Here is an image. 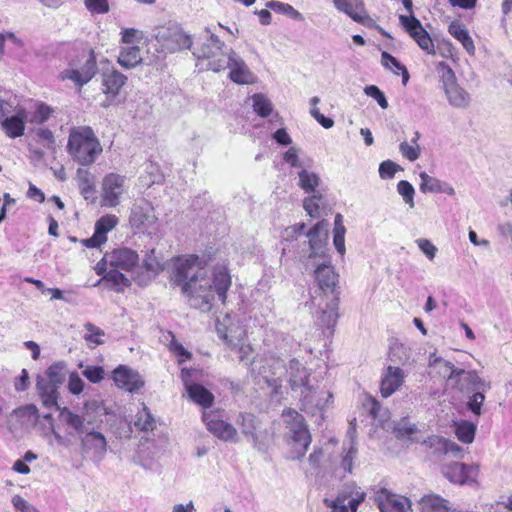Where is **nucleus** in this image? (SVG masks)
I'll return each mask as SVG.
<instances>
[{
    "label": "nucleus",
    "mask_w": 512,
    "mask_h": 512,
    "mask_svg": "<svg viewBox=\"0 0 512 512\" xmlns=\"http://www.w3.org/2000/svg\"><path fill=\"white\" fill-rule=\"evenodd\" d=\"M173 280L181 287L191 307L210 311L215 294L225 303L231 286V276L225 266L214 268L208 276L205 262L196 255H186L174 260Z\"/></svg>",
    "instance_id": "1"
},
{
    "label": "nucleus",
    "mask_w": 512,
    "mask_h": 512,
    "mask_svg": "<svg viewBox=\"0 0 512 512\" xmlns=\"http://www.w3.org/2000/svg\"><path fill=\"white\" fill-rule=\"evenodd\" d=\"M67 151L80 165L88 166L102 153V146L91 127L78 126L70 130Z\"/></svg>",
    "instance_id": "2"
},
{
    "label": "nucleus",
    "mask_w": 512,
    "mask_h": 512,
    "mask_svg": "<svg viewBox=\"0 0 512 512\" xmlns=\"http://www.w3.org/2000/svg\"><path fill=\"white\" fill-rule=\"evenodd\" d=\"M283 421L287 429V438L292 447V459H300L305 455L311 443V435L303 416L293 409L284 410Z\"/></svg>",
    "instance_id": "3"
},
{
    "label": "nucleus",
    "mask_w": 512,
    "mask_h": 512,
    "mask_svg": "<svg viewBox=\"0 0 512 512\" xmlns=\"http://www.w3.org/2000/svg\"><path fill=\"white\" fill-rule=\"evenodd\" d=\"M154 37L163 53H175L183 49H191L192 38L178 24L169 23L154 29Z\"/></svg>",
    "instance_id": "4"
},
{
    "label": "nucleus",
    "mask_w": 512,
    "mask_h": 512,
    "mask_svg": "<svg viewBox=\"0 0 512 512\" xmlns=\"http://www.w3.org/2000/svg\"><path fill=\"white\" fill-rule=\"evenodd\" d=\"M212 71L221 72L227 68L230 70L229 78L237 84H252L256 82V76L251 72L245 61L232 49L227 56L212 62Z\"/></svg>",
    "instance_id": "5"
},
{
    "label": "nucleus",
    "mask_w": 512,
    "mask_h": 512,
    "mask_svg": "<svg viewBox=\"0 0 512 512\" xmlns=\"http://www.w3.org/2000/svg\"><path fill=\"white\" fill-rule=\"evenodd\" d=\"M366 492L356 483L345 484L338 492L334 500H325L331 512H357L358 507L364 502Z\"/></svg>",
    "instance_id": "6"
},
{
    "label": "nucleus",
    "mask_w": 512,
    "mask_h": 512,
    "mask_svg": "<svg viewBox=\"0 0 512 512\" xmlns=\"http://www.w3.org/2000/svg\"><path fill=\"white\" fill-rule=\"evenodd\" d=\"M202 421L207 430L219 440L229 443H237L239 441L237 429L224 419L221 410H204Z\"/></svg>",
    "instance_id": "7"
},
{
    "label": "nucleus",
    "mask_w": 512,
    "mask_h": 512,
    "mask_svg": "<svg viewBox=\"0 0 512 512\" xmlns=\"http://www.w3.org/2000/svg\"><path fill=\"white\" fill-rule=\"evenodd\" d=\"M225 43L215 35L209 27H205L204 35L199 37L196 46L193 48V55L198 59H206L207 68L212 70V62L227 56V52L223 51Z\"/></svg>",
    "instance_id": "8"
},
{
    "label": "nucleus",
    "mask_w": 512,
    "mask_h": 512,
    "mask_svg": "<svg viewBox=\"0 0 512 512\" xmlns=\"http://www.w3.org/2000/svg\"><path fill=\"white\" fill-rule=\"evenodd\" d=\"M438 69H442L441 79L449 104L459 109L467 108L470 104V95L457 84L454 71L444 62L439 63Z\"/></svg>",
    "instance_id": "9"
},
{
    "label": "nucleus",
    "mask_w": 512,
    "mask_h": 512,
    "mask_svg": "<svg viewBox=\"0 0 512 512\" xmlns=\"http://www.w3.org/2000/svg\"><path fill=\"white\" fill-rule=\"evenodd\" d=\"M126 192V177L117 173H108L101 183V206L114 208L121 202Z\"/></svg>",
    "instance_id": "10"
},
{
    "label": "nucleus",
    "mask_w": 512,
    "mask_h": 512,
    "mask_svg": "<svg viewBox=\"0 0 512 512\" xmlns=\"http://www.w3.org/2000/svg\"><path fill=\"white\" fill-rule=\"evenodd\" d=\"M95 401L86 402L84 404V411L82 415L76 414L67 407L58 408L60 420L73 429L77 434L82 435L88 431L89 426H93L96 420L89 415V410L96 408Z\"/></svg>",
    "instance_id": "11"
},
{
    "label": "nucleus",
    "mask_w": 512,
    "mask_h": 512,
    "mask_svg": "<svg viewBox=\"0 0 512 512\" xmlns=\"http://www.w3.org/2000/svg\"><path fill=\"white\" fill-rule=\"evenodd\" d=\"M399 21L405 31L410 35L411 38H413V40L422 50L430 55L436 54V50L430 35L414 15H400Z\"/></svg>",
    "instance_id": "12"
},
{
    "label": "nucleus",
    "mask_w": 512,
    "mask_h": 512,
    "mask_svg": "<svg viewBox=\"0 0 512 512\" xmlns=\"http://www.w3.org/2000/svg\"><path fill=\"white\" fill-rule=\"evenodd\" d=\"M82 66L62 71L59 75L62 80H72L76 85L83 86L88 83L95 75L97 66L96 59L92 51H83L81 53Z\"/></svg>",
    "instance_id": "13"
},
{
    "label": "nucleus",
    "mask_w": 512,
    "mask_h": 512,
    "mask_svg": "<svg viewBox=\"0 0 512 512\" xmlns=\"http://www.w3.org/2000/svg\"><path fill=\"white\" fill-rule=\"evenodd\" d=\"M332 398L333 395L330 391L313 385L302 390V394L300 395L302 409L313 415L317 411L322 412L326 407H328Z\"/></svg>",
    "instance_id": "14"
},
{
    "label": "nucleus",
    "mask_w": 512,
    "mask_h": 512,
    "mask_svg": "<svg viewBox=\"0 0 512 512\" xmlns=\"http://www.w3.org/2000/svg\"><path fill=\"white\" fill-rule=\"evenodd\" d=\"M38 409L35 405H26L15 409L7 416L5 426L7 430L15 434L18 430L36 425L38 421Z\"/></svg>",
    "instance_id": "15"
},
{
    "label": "nucleus",
    "mask_w": 512,
    "mask_h": 512,
    "mask_svg": "<svg viewBox=\"0 0 512 512\" xmlns=\"http://www.w3.org/2000/svg\"><path fill=\"white\" fill-rule=\"evenodd\" d=\"M104 262L109 263L110 267L117 268L126 272H132L139 269V256L136 251L120 247L104 255Z\"/></svg>",
    "instance_id": "16"
},
{
    "label": "nucleus",
    "mask_w": 512,
    "mask_h": 512,
    "mask_svg": "<svg viewBox=\"0 0 512 512\" xmlns=\"http://www.w3.org/2000/svg\"><path fill=\"white\" fill-rule=\"evenodd\" d=\"M195 371L183 368L181 370V379L191 401L203 407L205 410L214 403V395L200 384L192 381V374Z\"/></svg>",
    "instance_id": "17"
},
{
    "label": "nucleus",
    "mask_w": 512,
    "mask_h": 512,
    "mask_svg": "<svg viewBox=\"0 0 512 512\" xmlns=\"http://www.w3.org/2000/svg\"><path fill=\"white\" fill-rule=\"evenodd\" d=\"M129 222L132 228L138 230H147L153 227L157 222V217L152 204L145 199L136 201L131 208Z\"/></svg>",
    "instance_id": "18"
},
{
    "label": "nucleus",
    "mask_w": 512,
    "mask_h": 512,
    "mask_svg": "<svg viewBox=\"0 0 512 512\" xmlns=\"http://www.w3.org/2000/svg\"><path fill=\"white\" fill-rule=\"evenodd\" d=\"M375 503L380 512H412L411 502L408 498L394 494L385 488L377 491Z\"/></svg>",
    "instance_id": "19"
},
{
    "label": "nucleus",
    "mask_w": 512,
    "mask_h": 512,
    "mask_svg": "<svg viewBox=\"0 0 512 512\" xmlns=\"http://www.w3.org/2000/svg\"><path fill=\"white\" fill-rule=\"evenodd\" d=\"M328 227L327 221H320L315 224L307 233L309 254L308 258H325V246L328 238Z\"/></svg>",
    "instance_id": "20"
},
{
    "label": "nucleus",
    "mask_w": 512,
    "mask_h": 512,
    "mask_svg": "<svg viewBox=\"0 0 512 512\" xmlns=\"http://www.w3.org/2000/svg\"><path fill=\"white\" fill-rule=\"evenodd\" d=\"M113 380L118 388L129 393L139 391L145 384L139 372L126 365H119L114 369Z\"/></svg>",
    "instance_id": "21"
},
{
    "label": "nucleus",
    "mask_w": 512,
    "mask_h": 512,
    "mask_svg": "<svg viewBox=\"0 0 512 512\" xmlns=\"http://www.w3.org/2000/svg\"><path fill=\"white\" fill-rule=\"evenodd\" d=\"M477 465L454 462L442 467V474L452 483L463 485L475 482L478 476Z\"/></svg>",
    "instance_id": "22"
},
{
    "label": "nucleus",
    "mask_w": 512,
    "mask_h": 512,
    "mask_svg": "<svg viewBox=\"0 0 512 512\" xmlns=\"http://www.w3.org/2000/svg\"><path fill=\"white\" fill-rule=\"evenodd\" d=\"M314 278L321 292L335 293L339 275L330 261L318 263L314 269Z\"/></svg>",
    "instance_id": "23"
},
{
    "label": "nucleus",
    "mask_w": 512,
    "mask_h": 512,
    "mask_svg": "<svg viewBox=\"0 0 512 512\" xmlns=\"http://www.w3.org/2000/svg\"><path fill=\"white\" fill-rule=\"evenodd\" d=\"M119 223V219L113 214H106L95 223L94 234L84 239L83 245L89 248L100 247L107 241V233L112 231Z\"/></svg>",
    "instance_id": "24"
},
{
    "label": "nucleus",
    "mask_w": 512,
    "mask_h": 512,
    "mask_svg": "<svg viewBox=\"0 0 512 512\" xmlns=\"http://www.w3.org/2000/svg\"><path fill=\"white\" fill-rule=\"evenodd\" d=\"M107 449V442L104 435L92 428L82 434L81 450L82 453H92L97 459H101Z\"/></svg>",
    "instance_id": "25"
},
{
    "label": "nucleus",
    "mask_w": 512,
    "mask_h": 512,
    "mask_svg": "<svg viewBox=\"0 0 512 512\" xmlns=\"http://www.w3.org/2000/svg\"><path fill=\"white\" fill-rule=\"evenodd\" d=\"M28 121V112L25 108H18L14 115L3 118L0 128L9 138L15 139L24 135L25 123Z\"/></svg>",
    "instance_id": "26"
},
{
    "label": "nucleus",
    "mask_w": 512,
    "mask_h": 512,
    "mask_svg": "<svg viewBox=\"0 0 512 512\" xmlns=\"http://www.w3.org/2000/svg\"><path fill=\"white\" fill-rule=\"evenodd\" d=\"M405 372L397 366L389 365L383 373L380 392L385 398L395 393L404 383Z\"/></svg>",
    "instance_id": "27"
},
{
    "label": "nucleus",
    "mask_w": 512,
    "mask_h": 512,
    "mask_svg": "<svg viewBox=\"0 0 512 512\" xmlns=\"http://www.w3.org/2000/svg\"><path fill=\"white\" fill-rule=\"evenodd\" d=\"M287 372L289 375V384L293 391L299 390L301 395L302 390L311 386L309 373L298 360L292 359L289 361Z\"/></svg>",
    "instance_id": "28"
},
{
    "label": "nucleus",
    "mask_w": 512,
    "mask_h": 512,
    "mask_svg": "<svg viewBox=\"0 0 512 512\" xmlns=\"http://www.w3.org/2000/svg\"><path fill=\"white\" fill-rule=\"evenodd\" d=\"M36 388L38 395L41 399L43 406L46 408L56 407L58 406V398H59V388L57 385H53L47 379L39 376L37 378Z\"/></svg>",
    "instance_id": "29"
},
{
    "label": "nucleus",
    "mask_w": 512,
    "mask_h": 512,
    "mask_svg": "<svg viewBox=\"0 0 512 512\" xmlns=\"http://www.w3.org/2000/svg\"><path fill=\"white\" fill-rule=\"evenodd\" d=\"M142 267L145 269L146 273L144 275L137 274L133 276V280L139 285H146L151 280V278L155 277L163 270V265L155 256L154 249H152L146 256Z\"/></svg>",
    "instance_id": "30"
},
{
    "label": "nucleus",
    "mask_w": 512,
    "mask_h": 512,
    "mask_svg": "<svg viewBox=\"0 0 512 512\" xmlns=\"http://www.w3.org/2000/svg\"><path fill=\"white\" fill-rule=\"evenodd\" d=\"M333 2L339 11L347 14L356 22L363 23L368 18L360 0H333Z\"/></svg>",
    "instance_id": "31"
},
{
    "label": "nucleus",
    "mask_w": 512,
    "mask_h": 512,
    "mask_svg": "<svg viewBox=\"0 0 512 512\" xmlns=\"http://www.w3.org/2000/svg\"><path fill=\"white\" fill-rule=\"evenodd\" d=\"M127 77L119 71L112 69L103 73L102 84L105 94L115 97L125 85Z\"/></svg>",
    "instance_id": "32"
},
{
    "label": "nucleus",
    "mask_w": 512,
    "mask_h": 512,
    "mask_svg": "<svg viewBox=\"0 0 512 512\" xmlns=\"http://www.w3.org/2000/svg\"><path fill=\"white\" fill-rule=\"evenodd\" d=\"M77 181L80 193L84 199L94 203L97 199L94 177L90 174L89 171L78 169Z\"/></svg>",
    "instance_id": "33"
},
{
    "label": "nucleus",
    "mask_w": 512,
    "mask_h": 512,
    "mask_svg": "<svg viewBox=\"0 0 512 512\" xmlns=\"http://www.w3.org/2000/svg\"><path fill=\"white\" fill-rule=\"evenodd\" d=\"M457 374L456 382L460 385V390L469 388L488 390L490 388V385L480 378L475 371H465L461 369Z\"/></svg>",
    "instance_id": "34"
},
{
    "label": "nucleus",
    "mask_w": 512,
    "mask_h": 512,
    "mask_svg": "<svg viewBox=\"0 0 512 512\" xmlns=\"http://www.w3.org/2000/svg\"><path fill=\"white\" fill-rule=\"evenodd\" d=\"M449 33L456 38L463 45L464 49L473 55L475 52V46L472 38L469 35L468 30L459 22H452L448 27Z\"/></svg>",
    "instance_id": "35"
},
{
    "label": "nucleus",
    "mask_w": 512,
    "mask_h": 512,
    "mask_svg": "<svg viewBox=\"0 0 512 512\" xmlns=\"http://www.w3.org/2000/svg\"><path fill=\"white\" fill-rule=\"evenodd\" d=\"M411 349L399 342H393L389 348V360L393 364L406 365L411 363Z\"/></svg>",
    "instance_id": "36"
},
{
    "label": "nucleus",
    "mask_w": 512,
    "mask_h": 512,
    "mask_svg": "<svg viewBox=\"0 0 512 512\" xmlns=\"http://www.w3.org/2000/svg\"><path fill=\"white\" fill-rule=\"evenodd\" d=\"M338 299L334 297L329 303H326L325 308H321L317 313L318 323L327 328H331L335 325L338 318Z\"/></svg>",
    "instance_id": "37"
},
{
    "label": "nucleus",
    "mask_w": 512,
    "mask_h": 512,
    "mask_svg": "<svg viewBox=\"0 0 512 512\" xmlns=\"http://www.w3.org/2000/svg\"><path fill=\"white\" fill-rule=\"evenodd\" d=\"M141 61V50L138 46L122 48L118 56V63L126 69L134 68Z\"/></svg>",
    "instance_id": "38"
},
{
    "label": "nucleus",
    "mask_w": 512,
    "mask_h": 512,
    "mask_svg": "<svg viewBox=\"0 0 512 512\" xmlns=\"http://www.w3.org/2000/svg\"><path fill=\"white\" fill-rule=\"evenodd\" d=\"M423 512H448V501L438 495H426L420 501Z\"/></svg>",
    "instance_id": "39"
},
{
    "label": "nucleus",
    "mask_w": 512,
    "mask_h": 512,
    "mask_svg": "<svg viewBox=\"0 0 512 512\" xmlns=\"http://www.w3.org/2000/svg\"><path fill=\"white\" fill-rule=\"evenodd\" d=\"M134 426L140 431H153L156 428V420L144 403L135 416Z\"/></svg>",
    "instance_id": "40"
},
{
    "label": "nucleus",
    "mask_w": 512,
    "mask_h": 512,
    "mask_svg": "<svg viewBox=\"0 0 512 512\" xmlns=\"http://www.w3.org/2000/svg\"><path fill=\"white\" fill-rule=\"evenodd\" d=\"M102 281L111 283L117 292H122L124 288L129 287L131 284L130 279L120 272V269L113 267H110L105 275H103Z\"/></svg>",
    "instance_id": "41"
},
{
    "label": "nucleus",
    "mask_w": 512,
    "mask_h": 512,
    "mask_svg": "<svg viewBox=\"0 0 512 512\" xmlns=\"http://www.w3.org/2000/svg\"><path fill=\"white\" fill-rule=\"evenodd\" d=\"M299 182L298 185L306 193H318L316 188L320 184V177L317 173L302 169L298 172Z\"/></svg>",
    "instance_id": "42"
},
{
    "label": "nucleus",
    "mask_w": 512,
    "mask_h": 512,
    "mask_svg": "<svg viewBox=\"0 0 512 512\" xmlns=\"http://www.w3.org/2000/svg\"><path fill=\"white\" fill-rule=\"evenodd\" d=\"M65 367L66 365L64 362H56L52 364L50 367H48L45 374L41 377L47 379V381H49L53 385L61 387V385L64 383L66 379Z\"/></svg>",
    "instance_id": "43"
},
{
    "label": "nucleus",
    "mask_w": 512,
    "mask_h": 512,
    "mask_svg": "<svg viewBox=\"0 0 512 512\" xmlns=\"http://www.w3.org/2000/svg\"><path fill=\"white\" fill-rule=\"evenodd\" d=\"M427 443L430 447H434L436 451L444 454L452 453L456 455L461 452V448L458 444L439 436L429 437Z\"/></svg>",
    "instance_id": "44"
},
{
    "label": "nucleus",
    "mask_w": 512,
    "mask_h": 512,
    "mask_svg": "<svg viewBox=\"0 0 512 512\" xmlns=\"http://www.w3.org/2000/svg\"><path fill=\"white\" fill-rule=\"evenodd\" d=\"M250 440L254 448L258 451L265 452L272 442V434L268 429L258 427L250 436Z\"/></svg>",
    "instance_id": "45"
},
{
    "label": "nucleus",
    "mask_w": 512,
    "mask_h": 512,
    "mask_svg": "<svg viewBox=\"0 0 512 512\" xmlns=\"http://www.w3.org/2000/svg\"><path fill=\"white\" fill-rule=\"evenodd\" d=\"M84 328L86 330V334L83 336V338L90 347H95L104 343V330L90 322H87L84 325Z\"/></svg>",
    "instance_id": "46"
},
{
    "label": "nucleus",
    "mask_w": 512,
    "mask_h": 512,
    "mask_svg": "<svg viewBox=\"0 0 512 512\" xmlns=\"http://www.w3.org/2000/svg\"><path fill=\"white\" fill-rule=\"evenodd\" d=\"M381 63L385 68L392 69L394 68V72L398 74V71L402 73V82L405 85L409 80V73L404 65H402L395 57H393L388 52H383L381 54Z\"/></svg>",
    "instance_id": "47"
},
{
    "label": "nucleus",
    "mask_w": 512,
    "mask_h": 512,
    "mask_svg": "<svg viewBox=\"0 0 512 512\" xmlns=\"http://www.w3.org/2000/svg\"><path fill=\"white\" fill-rule=\"evenodd\" d=\"M421 183L419 189L422 193H439L441 191V181L428 175L426 172L419 174Z\"/></svg>",
    "instance_id": "48"
},
{
    "label": "nucleus",
    "mask_w": 512,
    "mask_h": 512,
    "mask_svg": "<svg viewBox=\"0 0 512 512\" xmlns=\"http://www.w3.org/2000/svg\"><path fill=\"white\" fill-rule=\"evenodd\" d=\"M253 109L261 117H267L272 112L271 101L263 94H255L252 96Z\"/></svg>",
    "instance_id": "49"
},
{
    "label": "nucleus",
    "mask_w": 512,
    "mask_h": 512,
    "mask_svg": "<svg viewBox=\"0 0 512 512\" xmlns=\"http://www.w3.org/2000/svg\"><path fill=\"white\" fill-rule=\"evenodd\" d=\"M321 201L322 195L320 193H313L312 196L303 200V208L310 217L318 218L320 216Z\"/></svg>",
    "instance_id": "50"
},
{
    "label": "nucleus",
    "mask_w": 512,
    "mask_h": 512,
    "mask_svg": "<svg viewBox=\"0 0 512 512\" xmlns=\"http://www.w3.org/2000/svg\"><path fill=\"white\" fill-rule=\"evenodd\" d=\"M237 423L241 428L242 434L249 438L259 427L255 416L247 413L240 414Z\"/></svg>",
    "instance_id": "51"
},
{
    "label": "nucleus",
    "mask_w": 512,
    "mask_h": 512,
    "mask_svg": "<svg viewBox=\"0 0 512 512\" xmlns=\"http://www.w3.org/2000/svg\"><path fill=\"white\" fill-rule=\"evenodd\" d=\"M456 436L463 443H471L475 437V426L469 422H462L456 427Z\"/></svg>",
    "instance_id": "52"
},
{
    "label": "nucleus",
    "mask_w": 512,
    "mask_h": 512,
    "mask_svg": "<svg viewBox=\"0 0 512 512\" xmlns=\"http://www.w3.org/2000/svg\"><path fill=\"white\" fill-rule=\"evenodd\" d=\"M52 112L53 110L50 106L44 103H38L34 113L28 121L34 124H42L50 118Z\"/></svg>",
    "instance_id": "53"
},
{
    "label": "nucleus",
    "mask_w": 512,
    "mask_h": 512,
    "mask_svg": "<svg viewBox=\"0 0 512 512\" xmlns=\"http://www.w3.org/2000/svg\"><path fill=\"white\" fill-rule=\"evenodd\" d=\"M397 192L402 196L404 202L409 205L410 208L415 206L414 203V187L406 180H401L397 184Z\"/></svg>",
    "instance_id": "54"
},
{
    "label": "nucleus",
    "mask_w": 512,
    "mask_h": 512,
    "mask_svg": "<svg viewBox=\"0 0 512 512\" xmlns=\"http://www.w3.org/2000/svg\"><path fill=\"white\" fill-rule=\"evenodd\" d=\"M399 150L403 157L409 161L417 160L421 154V148L419 145H414L413 143H408L406 141L399 145Z\"/></svg>",
    "instance_id": "55"
},
{
    "label": "nucleus",
    "mask_w": 512,
    "mask_h": 512,
    "mask_svg": "<svg viewBox=\"0 0 512 512\" xmlns=\"http://www.w3.org/2000/svg\"><path fill=\"white\" fill-rule=\"evenodd\" d=\"M267 7L271 8L274 11L290 14L294 19H301L302 15L295 10L291 5L278 2V1H270L267 3Z\"/></svg>",
    "instance_id": "56"
},
{
    "label": "nucleus",
    "mask_w": 512,
    "mask_h": 512,
    "mask_svg": "<svg viewBox=\"0 0 512 512\" xmlns=\"http://www.w3.org/2000/svg\"><path fill=\"white\" fill-rule=\"evenodd\" d=\"M143 38V32L135 28H125L121 31V40L126 44L139 43Z\"/></svg>",
    "instance_id": "57"
},
{
    "label": "nucleus",
    "mask_w": 512,
    "mask_h": 512,
    "mask_svg": "<svg viewBox=\"0 0 512 512\" xmlns=\"http://www.w3.org/2000/svg\"><path fill=\"white\" fill-rule=\"evenodd\" d=\"M84 4L92 14H105L109 11L108 0H85Z\"/></svg>",
    "instance_id": "58"
},
{
    "label": "nucleus",
    "mask_w": 512,
    "mask_h": 512,
    "mask_svg": "<svg viewBox=\"0 0 512 512\" xmlns=\"http://www.w3.org/2000/svg\"><path fill=\"white\" fill-rule=\"evenodd\" d=\"M82 374L92 383H99L104 379V369L100 366H86Z\"/></svg>",
    "instance_id": "59"
},
{
    "label": "nucleus",
    "mask_w": 512,
    "mask_h": 512,
    "mask_svg": "<svg viewBox=\"0 0 512 512\" xmlns=\"http://www.w3.org/2000/svg\"><path fill=\"white\" fill-rule=\"evenodd\" d=\"M367 96L374 98L382 109L388 107V101L384 93L375 85H369L364 88Z\"/></svg>",
    "instance_id": "60"
},
{
    "label": "nucleus",
    "mask_w": 512,
    "mask_h": 512,
    "mask_svg": "<svg viewBox=\"0 0 512 512\" xmlns=\"http://www.w3.org/2000/svg\"><path fill=\"white\" fill-rule=\"evenodd\" d=\"M400 166L390 160L383 161L379 166V175L382 179L393 178Z\"/></svg>",
    "instance_id": "61"
},
{
    "label": "nucleus",
    "mask_w": 512,
    "mask_h": 512,
    "mask_svg": "<svg viewBox=\"0 0 512 512\" xmlns=\"http://www.w3.org/2000/svg\"><path fill=\"white\" fill-rule=\"evenodd\" d=\"M85 383L80 376L73 372L69 375L68 390L73 395H79L84 390Z\"/></svg>",
    "instance_id": "62"
},
{
    "label": "nucleus",
    "mask_w": 512,
    "mask_h": 512,
    "mask_svg": "<svg viewBox=\"0 0 512 512\" xmlns=\"http://www.w3.org/2000/svg\"><path fill=\"white\" fill-rule=\"evenodd\" d=\"M38 141L46 148H52L55 143V138L52 131L48 128H38L35 131Z\"/></svg>",
    "instance_id": "63"
},
{
    "label": "nucleus",
    "mask_w": 512,
    "mask_h": 512,
    "mask_svg": "<svg viewBox=\"0 0 512 512\" xmlns=\"http://www.w3.org/2000/svg\"><path fill=\"white\" fill-rule=\"evenodd\" d=\"M18 108L23 107L16 105L11 100L0 99V121H3V118H8L14 115L15 111H17Z\"/></svg>",
    "instance_id": "64"
}]
</instances>
